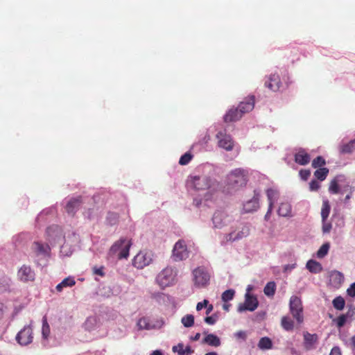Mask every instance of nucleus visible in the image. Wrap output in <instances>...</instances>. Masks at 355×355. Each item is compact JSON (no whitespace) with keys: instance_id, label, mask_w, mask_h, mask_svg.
I'll list each match as a JSON object with an SVG mask.
<instances>
[{"instance_id":"obj_1","label":"nucleus","mask_w":355,"mask_h":355,"mask_svg":"<svg viewBox=\"0 0 355 355\" xmlns=\"http://www.w3.org/2000/svg\"><path fill=\"white\" fill-rule=\"evenodd\" d=\"M226 182L227 190H238L246 185L248 182V173L243 169L236 168L227 175Z\"/></svg>"},{"instance_id":"obj_2","label":"nucleus","mask_w":355,"mask_h":355,"mask_svg":"<svg viewBox=\"0 0 355 355\" xmlns=\"http://www.w3.org/2000/svg\"><path fill=\"white\" fill-rule=\"evenodd\" d=\"M132 245L131 241L125 238H121L116 241L110 248L109 254L114 256L117 254L118 259H126L129 256V251Z\"/></svg>"},{"instance_id":"obj_3","label":"nucleus","mask_w":355,"mask_h":355,"mask_svg":"<svg viewBox=\"0 0 355 355\" xmlns=\"http://www.w3.org/2000/svg\"><path fill=\"white\" fill-rule=\"evenodd\" d=\"M177 273L172 267L164 268L156 277V282L162 288L172 286L175 284Z\"/></svg>"},{"instance_id":"obj_4","label":"nucleus","mask_w":355,"mask_h":355,"mask_svg":"<svg viewBox=\"0 0 355 355\" xmlns=\"http://www.w3.org/2000/svg\"><path fill=\"white\" fill-rule=\"evenodd\" d=\"M193 282L196 287L202 288L209 284L210 273L204 266H199L192 271Z\"/></svg>"},{"instance_id":"obj_5","label":"nucleus","mask_w":355,"mask_h":355,"mask_svg":"<svg viewBox=\"0 0 355 355\" xmlns=\"http://www.w3.org/2000/svg\"><path fill=\"white\" fill-rule=\"evenodd\" d=\"M289 311L298 324L304 322V309L302 300L300 297L293 295L289 301Z\"/></svg>"},{"instance_id":"obj_6","label":"nucleus","mask_w":355,"mask_h":355,"mask_svg":"<svg viewBox=\"0 0 355 355\" xmlns=\"http://www.w3.org/2000/svg\"><path fill=\"white\" fill-rule=\"evenodd\" d=\"M153 261L150 252L140 251L133 259L132 265L138 269H142L148 266Z\"/></svg>"},{"instance_id":"obj_7","label":"nucleus","mask_w":355,"mask_h":355,"mask_svg":"<svg viewBox=\"0 0 355 355\" xmlns=\"http://www.w3.org/2000/svg\"><path fill=\"white\" fill-rule=\"evenodd\" d=\"M232 216L225 211H217L214 214L212 221L216 228H222L230 224L232 220Z\"/></svg>"},{"instance_id":"obj_8","label":"nucleus","mask_w":355,"mask_h":355,"mask_svg":"<svg viewBox=\"0 0 355 355\" xmlns=\"http://www.w3.org/2000/svg\"><path fill=\"white\" fill-rule=\"evenodd\" d=\"M189 256V252L187 248L185 242L179 240L174 245L173 250V258L175 261H182L186 259Z\"/></svg>"},{"instance_id":"obj_9","label":"nucleus","mask_w":355,"mask_h":355,"mask_svg":"<svg viewBox=\"0 0 355 355\" xmlns=\"http://www.w3.org/2000/svg\"><path fill=\"white\" fill-rule=\"evenodd\" d=\"M192 186L196 190H206L211 187V179L206 175L191 177Z\"/></svg>"},{"instance_id":"obj_10","label":"nucleus","mask_w":355,"mask_h":355,"mask_svg":"<svg viewBox=\"0 0 355 355\" xmlns=\"http://www.w3.org/2000/svg\"><path fill=\"white\" fill-rule=\"evenodd\" d=\"M33 339V330L30 325L25 326L16 336V340L21 345H27L31 343Z\"/></svg>"},{"instance_id":"obj_11","label":"nucleus","mask_w":355,"mask_h":355,"mask_svg":"<svg viewBox=\"0 0 355 355\" xmlns=\"http://www.w3.org/2000/svg\"><path fill=\"white\" fill-rule=\"evenodd\" d=\"M259 302L257 298L250 295L249 293L245 294V299L243 304H240L238 306V311L243 312L245 311H253L258 306Z\"/></svg>"},{"instance_id":"obj_12","label":"nucleus","mask_w":355,"mask_h":355,"mask_svg":"<svg viewBox=\"0 0 355 355\" xmlns=\"http://www.w3.org/2000/svg\"><path fill=\"white\" fill-rule=\"evenodd\" d=\"M218 145L227 151H230L234 148V141L230 135H227L225 131H219L216 134Z\"/></svg>"},{"instance_id":"obj_13","label":"nucleus","mask_w":355,"mask_h":355,"mask_svg":"<svg viewBox=\"0 0 355 355\" xmlns=\"http://www.w3.org/2000/svg\"><path fill=\"white\" fill-rule=\"evenodd\" d=\"M282 85L280 77L277 73H272L265 81V86L273 92L279 89Z\"/></svg>"},{"instance_id":"obj_14","label":"nucleus","mask_w":355,"mask_h":355,"mask_svg":"<svg viewBox=\"0 0 355 355\" xmlns=\"http://www.w3.org/2000/svg\"><path fill=\"white\" fill-rule=\"evenodd\" d=\"M254 107V96H250L241 102L238 106L240 112L243 114L253 110Z\"/></svg>"},{"instance_id":"obj_15","label":"nucleus","mask_w":355,"mask_h":355,"mask_svg":"<svg viewBox=\"0 0 355 355\" xmlns=\"http://www.w3.org/2000/svg\"><path fill=\"white\" fill-rule=\"evenodd\" d=\"M295 162L302 166L308 164L310 162L309 154L303 148H300L294 155Z\"/></svg>"},{"instance_id":"obj_16","label":"nucleus","mask_w":355,"mask_h":355,"mask_svg":"<svg viewBox=\"0 0 355 355\" xmlns=\"http://www.w3.org/2000/svg\"><path fill=\"white\" fill-rule=\"evenodd\" d=\"M243 114L240 112L239 107H232L224 116V121L226 123L234 122L241 119Z\"/></svg>"},{"instance_id":"obj_17","label":"nucleus","mask_w":355,"mask_h":355,"mask_svg":"<svg viewBox=\"0 0 355 355\" xmlns=\"http://www.w3.org/2000/svg\"><path fill=\"white\" fill-rule=\"evenodd\" d=\"M18 275L20 279L24 282L33 281L35 273L31 268L26 266H23L19 270Z\"/></svg>"},{"instance_id":"obj_18","label":"nucleus","mask_w":355,"mask_h":355,"mask_svg":"<svg viewBox=\"0 0 355 355\" xmlns=\"http://www.w3.org/2000/svg\"><path fill=\"white\" fill-rule=\"evenodd\" d=\"M82 204L81 197L71 199L67 204L65 209L69 214L74 215Z\"/></svg>"},{"instance_id":"obj_19","label":"nucleus","mask_w":355,"mask_h":355,"mask_svg":"<svg viewBox=\"0 0 355 355\" xmlns=\"http://www.w3.org/2000/svg\"><path fill=\"white\" fill-rule=\"evenodd\" d=\"M250 234V228L248 226L245 225L242 227L241 230L234 236V232H231L227 235V241H234L236 240L241 239L248 236Z\"/></svg>"},{"instance_id":"obj_20","label":"nucleus","mask_w":355,"mask_h":355,"mask_svg":"<svg viewBox=\"0 0 355 355\" xmlns=\"http://www.w3.org/2000/svg\"><path fill=\"white\" fill-rule=\"evenodd\" d=\"M259 207V199L258 196H254L251 200L247 201L243 205L245 212H251L256 211Z\"/></svg>"},{"instance_id":"obj_21","label":"nucleus","mask_w":355,"mask_h":355,"mask_svg":"<svg viewBox=\"0 0 355 355\" xmlns=\"http://www.w3.org/2000/svg\"><path fill=\"white\" fill-rule=\"evenodd\" d=\"M32 249L37 256H45L48 254L50 248L48 245H44L40 242H34L32 245Z\"/></svg>"},{"instance_id":"obj_22","label":"nucleus","mask_w":355,"mask_h":355,"mask_svg":"<svg viewBox=\"0 0 355 355\" xmlns=\"http://www.w3.org/2000/svg\"><path fill=\"white\" fill-rule=\"evenodd\" d=\"M203 343H206L212 347H218L220 345V338L215 334H209L202 340Z\"/></svg>"},{"instance_id":"obj_23","label":"nucleus","mask_w":355,"mask_h":355,"mask_svg":"<svg viewBox=\"0 0 355 355\" xmlns=\"http://www.w3.org/2000/svg\"><path fill=\"white\" fill-rule=\"evenodd\" d=\"M279 216L283 217H291V205L288 202H282L277 210Z\"/></svg>"},{"instance_id":"obj_24","label":"nucleus","mask_w":355,"mask_h":355,"mask_svg":"<svg viewBox=\"0 0 355 355\" xmlns=\"http://www.w3.org/2000/svg\"><path fill=\"white\" fill-rule=\"evenodd\" d=\"M173 352H177L179 355H191L193 353V350L190 346H187L184 348L182 343H179L176 346H173L172 348Z\"/></svg>"},{"instance_id":"obj_25","label":"nucleus","mask_w":355,"mask_h":355,"mask_svg":"<svg viewBox=\"0 0 355 355\" xmlns=\"http://www.w3.org/2000/svg\"><path fill=\"white\" fill-rule=\"evenodd\" d=\"M266 196L268 200V205L270 207L274 206V203L278 200L279 193L277 190L274 189H268L266 190Z\"/></svg>"},{"instance_id":"obj_26","label":"nucleus","mask_w":355,"mask_h":355,"mask_svg":"<svg viewBox=\"0 0 355 355\" xmlns=\"http://www.w3.org/2000/svg\"><path fill=\"white\" fill-rule=\"evenodd\" d=\"M306 268L313 273H318L322 270V267L321 264L313 259H311L306 263Z\"/></svg>"},{"instance_id":"obj_27","label":"nucleus","mask_w":355,"mask_h":355,"mask_svg":"<svg viewBox=\"0 0 355 355\" xmlns=\"http://www.w3.org/2000/svg\"><path fill=\"white\" fill-rule=\"evenodd\" d=\"M76 282L73 277H68L64 278L60 284L56 286V290L61 292L64 287L73 286L75 285Z\"/></svg>"},{"instance_id":"obj_28","label":"nucleus","mask_w":355,"mask_h":355,"mask_svg":"<svg viewBox=\"0 0 355 355\" xmlns=\"http://www.w3.org/2000/svg\"><path fill=\"white\" fill-rule=\"evenodd\" d=\"M281 325L286 331H292L294 328V322L289 316H283L281 320Z\"/></svg>"},{"instance_id":"obj_29","label":"nucleus","mask_w":355,"mask_h":355,"mask_svg":"<svg viewBox=\"0 0 355 355\" xmlns=\"http://www.w3.org/2000/svg\"><path fill=\"white\" fill-rule=\"evenodd\" d=\"M258 347L263 350L270 349L272 347V340L268 337H263L259 340Z\"/></svg>"},{"instance_id":"obj_30","label":"nucleus","mask_w":355,"mask_h":355,"mask_svg":"<svg viewBox=\"0 0 355 355\" xmlns=\"http://www.w3.org/2000/svg\"><path fill=\"white\" fill-rule=\"evenodd\" d=\"M276 291V284L274 282H269L264 287V294L268 297H272Z\"/></svg>"},{"instance_id":"obj_31","label":"nucleus","mask_w":355,"mask_h":355,"mask_svg":"<svg viewBox=\"0 0 355 355\" xmlns=\"http://www.w3.org/2000/svg\"><path fill=\"white\" fill-rule=\"evenodd\" d=\"M355 150V139L340 146V152L343 154L351 153Z\"/></svg>"},{"instance_id":"obj_32","label":"nucleus","mask_w":355,"mask_h":355,"mask_svg":"<svg viewBox=\"0 0 355 355\" xmlns=\"http://www.w3.org/2000/svg\"><path fill=\"white\" fill-rule=\"evenodd\" d=\"M331 207L328 200H324L322 202V206L321 209V217L322 220H327L329 213H330Z\"/></svg>"},{"instance_id":"obj_33","label":"nucleus","mask_w":355,"mask_h":355,"mask_svg":"<svg viewBox=\"0 0 355 355\" xmlns=\"http://www.w3.org/2000/svg\"><path fill=\"white\" fill-rule=\"evenodd\" d=\"M329 173L327 168H320L314 172V176L320 181H323L326 179Z\"/></svg>"},{"instance_id":"obj_34","label":"nucleus","mask_w":355,"mask_h":355,"mask_svg":"<svg viewBox=\"0 0 355 355\" xmlns=\"http://www.w3.org/2000/svg\"><path fill=\"white\" fill-rule=\"evenodd\" d=\"M42 334L44 338H47L50 334V327L46 316L42 318Z\"/></svg>"},{"instance_id":"obj_35","label":"nucleus","mask_w":355,"mask_h":355,"mask_svg":"<svg viewBox=\"0 0 355 355\" xmlns=\"http://www.w3.org/2000/svg\"><path fill=\"white\" fill-rule=\"evenodd\" d=\"M332 303H333L334 307L336 309L339 310V311L343 310L344 309L345 304V300L343 299V297H342L340 296L336 297L335 299H334Z\"/></svg>"},{"instance_id":"obj_36","label":"nucleus","mask_w":355,"mask_h":355,"mask_svg":"<svg viewBox=\"0 0 355 355\" xmlns=\"http://www.w3.org/2000/svg\"><path fill=\"white\" fill-rule=\"evenodd\" d=\"M330 245L329 243H325L323 245H322V246L319 248V250L317 252V257L319 259L324 257L327 254Z\"/></svg>"},{"instance_id":"obj_37","label":"nucleus","mask_w":355,"mask_h":355,"mask_svg":"<svg viewBox=\"0 0 355 355\" xmlns=\"http://www.w3.org/2000/svg\"><path fill=\"white\" fill-rule=\"evenodd\" d=\"M304 339L306 345H312L317 341L318 336L316 334H311L309 332L304 334Z\"/></svg>"},{"instance_id":"obj_38","label":"nucleus","mask_w":355,"mask_h":355,"mask_svg":"<svg viewBox=\"0 0 355 355\" xmlns=\"http://www.w3.org/2000/svg\"><path fill=\"white\" fill-rule=\"evenodd\" d=\"M181 321L185 327H191L194 324V317L193 315L188 314L184 316Z\"/></svg>"},{"instance_id":"obj_39","label":"nucleus","mask_w":355,"mask_h":355,"mask_svg":"<svg viewBox=\"0 0 355 355\" xmlns=\"http://www.w3.org/2000/svg\"><path fill=\"white\" fill-rule=\"evenodd\" d=\"M325 164V159L322 156H318L312 162V166L314 168H323L322 166Z\"/></svg>"},{"instance_id":"obj_40","label":"nucleus","mask_w":355,"mask_h":355,"mask_svg":"<svg viewBox=\"0 0 355 355\" xmlns=\"http://www.w3.org/2000/svg\"><path fill=\"white\" fill-rule=\"evenodd\" d=\"M235 291L233 289H229L223 293L221 298L224 302H227L234 298Z\"/></svg>"},{"instance_id":"obj_41","label":"nucleus","mask_w":355,"mask_h":355,"mask_svg":"<svg viewBox=\"0 0 355 355\" xmlns=\"http://www.w3.org/2000/svg\"><path fill=\"white\" fill-rule=\"evenodd\" d=\"M192 158H193V155H191V153L189 152H187L180 157V160H179V164L182 166L187 165L190 162V161L192 159Z\"/></svg>"},{"instance_id":"obj_42","label":"nucleus","mask_w":355,"mask_h":355,"mask_svg":"<svg viewBox=\"0 0 355 355\" xmlns=\"http://www.w3.org/2000/svg\"><path fill=\"white\" fill-rule=\"evenodd\" d=\"M331 277L338 284H340L344 280V276L343 273L339 271H334L331 275Z\"/></svg>"},{"instance_id":"obj_43","label":"nucleus","mask_w":355,"mask_h":355,"mask_svg":"<svg viewBox=\"0 0 355 355\" xmlns=\"http://www.w3.org/2000/svg\"><path fill=\"white\" fill-rule=\"evenodd\" d=\"M137 326L139 329H149L150 324L148 322L147 318H141L137 322Z\"/></svg>"},{"instance_id":"obj_44","label":"nucleus","mask_w":355,"mask_h":355,"mask_svg":"<svg viewBox=\"0 0 355 355\" xmlns=\"http://www.w3.org/2000/svg\"><path fill=\"white\" fill-rule=\"evenodd\" d=\"M329 190L333 193H338L339 192V187L336 180H333L331 182Z\"/></svg>"},{"instance_id":"obj_45","label":"nucleus","mask_w":355,"mask_h":355,"mask_svg":"<svg viewBox=\"0 0 355 355\" xmlns=\"http://www.w3.org/2000/svg\"><path fill=\"white\" fill-rule=\"evenodd\" d=\"M299 175L302 180H306L311 175V171L308 169H301L299 172Z\"/></svg>"},{"instance_id":"obj_46","label":"nucleus","mask_w":355,"mask_h":355,"mask_svg":"<svg viewBox=\"0 0 355 355\" xmlns=\"http://www.w3.org/2000/svg\"><path fill=\"white\" fill-rule=\"evenodd\" d=\"M320 187V183L315 180H311L309 183V189L311 191H316L319 189Z\"/></svg>"},{"instance_id":"obj_47","label":"nucleus","mask_w":355,"mask_h":355,"mask_svg":"<svg viewBox=\"0 0 355 355\" xmlns=\"http://www.w3.org/2000/svg\"><path fill=\"white\" fill-rule=\"evenodd\" d=\"M347 320V317L345 315H341L336 319V324L338 327H342L344 326Z\"/></svg>"},{"instance_id":"obj_48","label":"nucleus","mask_w":355,"mask_h":355,"mask_svg":"<svg viewBox=\"0 0 355 355\" xmlns=\"http://www.w3.org/2000/svg\"><path fill=\"white\" fill-rule=\"evenodd\" d=\"M332 226L330 223H327L326 220H322V232L323 233H329Z\"/></svg>"},{"instance_id":"obj_49","label":"nucleus","mask_w":355,"mask_h":355,"mask_svg":"<svg viewBox=\"0 0 355 355\" xmlns=\"http://www.w3.org/2000/svg\"><path fill=\"white\" fill-rule=\"evenodd\" d=\"M217 317L214 315L207 316L205 318V322L208 324H214L216 322Z\"/></svg>"},{"instance_id":"obj_50","label":"nucleus","mask_w":355,"mask_h":355,"mask_svg":"<svg viewBox=\"0 0 355 355\" xmlns=\"http://www.w3.org/2000/svg\"><path fill=\"white\" fill-rule=\"evenodd\" d=\"M209 304V301L207 300H204L202 302H198L196 305V310L200 311L203 308H206Z\"/></svg>"},{"instance_id":"obj_51","label":"nucleus","mask_w":355,"mask_h":355,"mask_svg":"<svg viewBox=\"0 0 355 355\" xmlns=\"http://www.w3.org/2000/svg\"><path fill=\"white\" fill-rule=\"evenodd\" d=\"M347 295L350 297L355 296V282L352 284L350 287L347 290Z\"/></svg>"},{"instance_id":"obj_52","label":"nucleus","mask_w":355,"mask_h":355,"mask_svg":"<svg viewBox=\"0 0 355 355\" xmlns=\"http://www.w3.org/2000/svg\"><path fill=\"white\" fill-rule=\"evenodd\" d=\"M93 270H94V273L96 275H100L101 277H103L105 275V273L103 272V267H101V268L94 267L93 268Z\"/></svg>"},{"instance_id":"obj_53","label":"nucleus","mask_w":355,"mask_h":355,"mask_svg":"<svg viewBox=\"0 0 355 355\" xmlns=\"http://www.w3.org/2000/svg\"><path fill=\"white\" fill-rule=\"evenodd\" d=\"M347 346L353 351L355 352V336H352L349 343H347Z\"/></svg>"},{"instance_id":"obj_54","label":"nucleus","mask_w":355,"mask_h":355,"mask_svg":"<svg viewBox=\"0 0 355 355\" xmlns=\"http://www.w3.org/2000/svg\"><path fill=\"white\" fill-rule=\"evenodd\" d=\"M329 355H341L340 349L338 347H334L331 349Z\"/></svg>"},{"instance_id":"obj_55","label":"nucleus","mask_w":355,"mask_h":355,"mask_svg":"<svg viewBox=\"0 0 355 355\" xmlns=\"http://www.w3.org/2000/svg\"><path fill=\"white\" fill-rule=\"evenodd\" d=\"M236 336L239 338H241L243 340H245L246 338V334L243 331H239L236 333Z\"/></svg>"},{"instance_id":"obj_56","label":"nucleus","mask_w":355,"mask_h":355,"mask_svg":"<svg viewBox=\"0 0 355 355\" xmlns=\"http://www.w3.org/2000/svg\"><path fill=\"white\" fill-rule=\"evenodd\" d=\"M272 209H273V207L272 206L270 207V205H268V211H267V212H266V214L265 215V219L266 220H268L269 218V217H270V214H271V213L272 211Z\"/></svg>"},{"instance_id":"obj_57","label":"nucleus","mask_w":355,"mask_h":355,"mask_svg":"<svg viewBox=\"0 0 355 355\" xmlns=\"http://www.w3.org/2000/svg\"><path fill=\"white\" fill-rule=\"evenodd\" d=\"M207 308V310H206V314L207 315H209L214 309V306L212 304H209L207 305V306L206 307Z\"/></svg>"},{"instance_id":"obj_58","label":"nucleus","mask_w":355,"mask_h":355,"mask_svg":"<svg viewBox=\"0 0 355 355\" xmlns=\"http://www.w3.org/2000/svg\"><path fill=\"white\" fill-rule=\"evenodd\" d=\"M8 284L6 282L5 284L0 283V291H3L7 289Z\"/></svg>"},{"instance_id":"obj_59","label":"nucleus","mask_w":355,"mask_h":355,"mask_svg":"<svg viewBox=\"0 0 355 355\" xmlns=\"http://www.w3.org/2000/svg\"><path fill=\"white\" fill-rule=\"evenodd\" d=\"M230 306H231V304H230L225 303V304L223 305V309L225 311H229Z\"/></svg>"},{"instance_id":"obj_60","label":"nucleus","mask_w":355,"mask_h":355,"mask_svg":"<svg viewBox=\"0 0 355 355\" xmlns=\"http://www.w3.org/2000/svg\"><path fill=\"white\" fill-rule=\"evenodd\" d=\"M150 355H163V354L160 350H155L150 354Z\"/></svg>"},{"instance_id":"obj_61","label":"nucleus","mask_w":355,"mask_h":355,"mask_svg":"<svg viewBox=\"0 0 355 355\" xmlns=\"http://www.w3.org/2000/svg\"><path fill=\"white\" fill-rule=\"evenodd\" d=\"M3 315V304L0 303V318H2Z\"/></svg>"},{"instance_id":"obj_62","label":"nucleus","mask_w":355,"mask_h":355,"mask_svg":"<svg viewBox=\"0 0 355 355\" xmlns=\"http://www.w3.org/2000/svg\"><path fill=\"white\" fill-rule=\"evenodd\" d=\"M200 333H197L193 338H192V340H198L200 339Z\"/></svg>"},{"instance_id":"obj_63","label":"nucleus","mask_w":355,"mask_h":355,"mask_svg":"<svg viewBox=\"0 0 355 355\" xmlns=\"http://www.w3.org/2000/svg\"><path fill=\"white\" fill-rule=\"evenodd\" d=\"M351 195H352V191L345 196V200H344L345 202H347V200L350 199Z\"/></svg>"},{"instance_id":"obj_64","label":"nucleus","mask_w":355,"mask_h":355,"mask_svg":"<svg viewBox=\"0 0 355 355\" xmlns=\"http://www.w3.org/2000/svg\"><path fill=\"white\" fill-rule=\"evenodd\" d=\"M205 355H218V354L215 352L206 353Z\"/></svg>"}]
</instances>
